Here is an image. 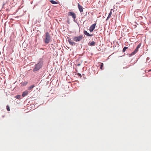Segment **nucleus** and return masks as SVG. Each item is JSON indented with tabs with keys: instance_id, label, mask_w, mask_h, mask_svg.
I'll list each match as a JSON object with an SVG mask.
<instances>
[{
	"instance_id": "obj_18",
	"label": "nucleus",
	"mask_w": 151,
	"mask_h": 151,
	"mask_svg": "<svg viewBox=\"0 0 151 151\" xmlns=\"http://www.w3.org/2000/svg\"><path fill=\"white\" fill-rule=\"evenodd\" d=\"M7 110L8 111H10V108L8 105H7L6 106Z\"/></svg>"
},
{
	"instance_id": "obj_4",
	"label": "nucleus",
	"mask_w": 151,
	"mask_h": 151,
	"mask_svg": "<svg viewBox=\"0 0 151 151\" xmlns=\"http://www.w3.org/2000/svg\"><path fill=\"white\" fill-rule=\"evenodd\" d=\"M141 44H139L137 46L136 48L135 49L134 51L132 52L130 54V55L131 56H132L135 55L138 51V50L140 48L141 46Z\"/></svg>"
},
{
	"instance_id": "obj_7",
	"label": "nucleus",
	"mask_w": 151,
	"mask_h": 151,
	"mask_svg": "<svg viewBox=\"0 0 151 151\" xmlns=\"http://www.w3.org/2000/svg\"><path fill=\"white\" fill-rule=\"evenodd\" d=\"M114 10H113L112 9H111V10H110V12L108 15V16L107 17L106 19V20L107 21L108 20H109V19L111 18V17L112 15V14L113 13H114Z\"/></svg>"
},
{
	"instance_id": "obj_6",
	"label": "nucleus",
	"mask_w": 151,
	"mask_h": 151,
	"mask_svg": "<svg viewBox=\"0 0 151 151\" xmlns=\"http://www.w3.org/2000/svg\"><path fill=\"white\" fill-rule=\"evenodd\" d=\"M96 23H95L94 24H92L90 27L89 30L90 32H92L93 31V30L95 28L96 26Z\"/></svg>"
},
{
	"instance_id": "obj_12",
	"label": "nucleus",
	"mask_w": 151,
	"mask_h": 151,
	"mask_svg": "<svg viewBox=\"0 0 151 151\" xmlns=\"http://www.w3.org/2000/svg\"><path fill=\"white\" fill-rule=\"evenodd\" d=\"M84 34L88 36H92V35H90L89 33L88 32L86 31H84Z\"/></svg>"
},
{
	"instance_id": "obj_14",
	"label": "nucleus",
	"mask_w": 151,
	"mask_h": 151,
	"mask_svg": "<svg viewBox=\"0 0 151 151\" xmlns=\"http://www.w3.org/2000/svg\"><path fill=\"white\" fill-rule=\"evenodd\" d=\"M99 63L101 64V67H100V69L101 70H103V69L102 68L104 65L103 63Z\"/></svg>"
},
{
	"instance_id": "obj_9",
	"label": "nucleus",
	"mask_w": 151,
	"mask_h": 151,
	"mask_svg": "<svg viewBox=\"0 0 151 151\" xmlns=\"http://www.w3.org/2000/svg\"><path fill=\"white\" fill-rule=\"evenodd\" d=\"M96 44V42L94 41H92L91 42H90L88 45L89 46H94Z\"/></svg>"
},
{
	"instance_id": "obj_5",
	"label": "nucleus",
	"mask_w": 151,
	"mask_h": 151,
	"mask_svg": "<svg viewBox=\"0 0 151 151\" xmlns=\"http://www.w3.org/2000/svg\"><path fill=\"white\" fill-rule=\"evenodd\" d=\"M68 16H71L74 19V20H75L76 18V15L74 12H69L68 13Z\"/></svg>"
},
{
	"instance_id": "obj_2",
	"label": "nucleus",
	"mask_w": 151,
	"mask_h": 151,
	"mask_svg": "<svg viewBox=\"0 0 151 151\" xmlns=\"http://www.w3.org/2000/svg\"><path fill=\"white\" fill-rule=\"evenodd\" d=\"M42 63H39L35 65V68L33 70V71H37L39 70L42 67Z\"/></svg>"
},
{
	"instance_id": "obj_16",
	"label": "nucleus",
	"mask_w": 151,
	"mask_h": 151,
	"mask_svg": "<svg viewBox=\"0 0 151 151\" xmlns=\"http://www.w3.org/2000/svg\"><path fill=\"white\" fill-rule=\"evenodd\" d=\"M128 48V47H125L123 49L122 52H124Z\"/></svg>"
},
{
	"instance_id": "obj_11",
	"label": "nucleus",
	"mask_w": 151,
	"mask_h": 151,
	"mask_svg": "<svg viewBox=\"0 0 151 151\" xmlns=\"http://www.w3.org/2000/svg\"><path fill=\"white\" fill-rule=\"evenodd\" d=\"M68 41L69 44L72 45H76V43L74 42H73L72 40L70 39H68Z\"/></svg>"
},
{
	"instance_id": "obj_3",
	"label": "nucleus",
	"mask_w": 151,
	"mask_h": 151,
	"mask_svg": "<svg viewBox=\"0 0 151 151\" xmlns=\"http://www.w3.org/2000/svg\"><path fill=\"white\" fill-rule=\"evenodd\" d=\"M83 38V35H80L79 36H75L73 38V40L76 42H79Z\"/></svg>"
},
{
	"instance_id": "obj_1",
	"label": "nucleus",
	"mask_w": 151,
	"mask_h": 151,
	"mask_svg": "<svg viewBox=\"0 0 151 151\" xmlns=\"http://www.w3.org/2000/svg\"><path fill=\"white\" fill-rule=\"evenodd\" d=\"M51 37L48 32H46L45 38L44 39V42L46 44H48L50 42Z\"/></svg>"
},
{
	"instance_id": "obj_15",
	"label": "nucleus",
	"mask_w": 151,
	"mask_h": 151,
	"mask_svg": "<svg viewBox=\"0 0 151 151\" xmlns=\"http://www.w3.org/2000/svg\"><path fill=\"white\" fill-rule=\"evenodd\" d=\"M35 86L34 85H32L30 86L28 88V90H30L31 89H32Z\"/></svg>"
},
{
	"instance_id": "obj_13",
	"label": "nucleus",
	"mask_w": 151,
	"mask_h": 151,
	"mask_svg": "<svg viewBox=\"0 0 151 151\" xmlns=\"http://www.w3.org/2000/svg\"><path fill=\"white\" fill-rule=\"evenodd\" d=\"M50 2H51V3L52 4H58L57 2L56 1H54V0H51L50 1Z\"/></svg>"
},
{
	"instance_id": "obj_17",
	"label": "nucleus",
	"mask_w": 151,
	"mask_h": 151,
	"mask_svg": "<svg viewBox=\"0 0 151 151\" xmlns=\"http://www.w3.org/2000/svg\"><path fill=\"white\" fill-rule=\"evenodd\" d=\"M20 97L21 96L20 95H18L15 96V98L17 99H19L20 98Z\"/></svg>"
},
{
	"instance_id": "obj_20",
	"label": "nucleus",
	"mask_w": 151,
	"mask_h": 151,
	"mask_svg": "<svg viewBox=\"0 0 151 151\" xmlns=\"http://www.w3.org/2000/svg\"><path fill=\"white\" fill-rule=\"evenodd\" d=\"M151 71V70H149V71Z\"/></svg>"
},
{
	"instance_id": "obj_8",
	"label": "nucleus",
	"mask_w": 151,
	"mask_h": 151,
	"mask_svg": "<svg viewBox=\"0 0 151 151\" xmlns=\"http://www.w3.org/2000/svg\"><path fill=\"white\" fill-rule=\"evenodd\" d=\"M78 9L81 12H82L83 11V8L81 6L79 3H78Z\"/></svg>"
},
{
	"instance_id": "obj_10",
	"label": "nucleus",
	"mask_w": 151,
	"mask_h": 151,
	"mask_svg": "<svg viewBox=\"0 0 151 151\" xmlns=\"http://www.w3.org/2000/svg\"><path fill=\"white\" fill-rule=\"evenodd\" d=\"M29 91H24L22 94V96L23 97H24L25 96H27L28 94Z\"/></svg>"
},
{
	"instance_id": "obj_19",
	"label": "nucleus",
	"mask_w": 151,
	"mask_h": 151,
	"mask_svg": "<svg viewBox=\"0 0 151 151\" xmlns=\"http://www.w3.org/2000/svg\"><path fill=\"white\" fill-rule=\"evenodd\" d=\"M27 82L25 81L24 82V85H26L27 84Z\"/></svg>"
}]
</instances>
